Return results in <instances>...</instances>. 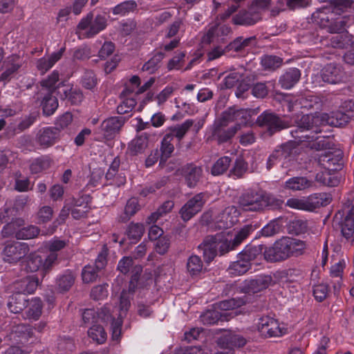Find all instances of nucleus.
Instances as JSON below:
<instances>
[{
	"label": "nucleus",
	"instance_id": "nucleus-28",
	"mask_svg": "<svg viewBox=\"0 0 354 354\" xmlns=\"http://www.w3.org/2000/svg\"><path fill=\"white\" fill-rule=\"evenodd\" d=\"M301 71L297 68H288L279 78L283 88H292L300 80Z\"/></svg>",
	"mask_w": 354,
	"mask_h": 354
},
{
	"label": "nucleus",
	"instance_id": "nucleus-23",
	"mask_svg": "<svg viewBox=\"0 0 354 354\" xmlns=\"http://www.w3.org/2000/svg\"><path fill=\"white\" fill-rule=\"evenodd\" d=\"M202 174L201 167L193 163L187 164L181 169V174L185 179V184L189 188H194L197 185Z\"/></svg>",
	"mask_w": 354,
	"mask_h": 354
},
{
	"label": "nucleus",
	"instance_id": "nucleus-21",
	"mask_svg": "<svg viewBox=\"0 0 354 354\" xmlns=\"http://www.w3.org/2000/svg\"><path fill=\"white\" fill-rule=\"evenodd\" d=\"M344 75L342 66L335 63L327 64L322 71L323 81L332 84L342 82Z\"/></svg>",
	"mask_w": 354,
	"mask_h": 354
},
{
	"label": "nucleus",
	"instance_id": "nucleus-27",
	"mask_svg": "<svg viewBox=\"0 0 354 354\" xmlns=\"http://www.w3.org/2000/svg\"><path fill=\"white\" fill-rule=\"evenodd\" d=\"M32 335V329L29 325L19 324L13 327L11 339H13L17 344L24 345L28 343Z\"/></svg>",
	"mask_w": 354,
	"mask_h": 354
},
{
	"label": "nucleus",
	"instance_id": "nucleus-50",
	"mask_svg": "<svg viewBox=\"0 0 354 354\" xmlns=\"http://www.w3.org/2000/svg\"><path fill=\"white\" fill-rule=\"evenodd\" d=\"M165 57V54L162 51L156 52L153 56L144 64L142 70L149 73H153L159 68L160 63Z\"/></svg>",
	"mask_w": 354,
	"mask_h": 354
},
{
	"label": "nucleus",
	"instance_id": "nucleus-4",
	"mask_svg": "<svg viewBox=\"0 0 354 354\" xmlns=\"http://www.w3.org/2000/svg\"><path fill=\"white\" fill-rule=\"evenodd\" d=\"M299 126V120L297 122V125L295 127V128H294L293 129H292L290 131V134H291L292 137L295 139V141H294L295 142H297V143H301L304 142H312V144L310 145V148L317 150V151H322V150L329 151L334 148V147H333L334 146V144L333 142V138H331L330 136H317L318 133H321L322 132L323 127H322L321 131L316 132V133L313 132V131H311L310 129L306 130V129H301L300 130H301V131H302V133L301 132V133H297V136H301L303 133H304V134L307 133L308 135L310 134L313 136V138H310L308 139H306V138L301 139L300 138L296 137L294 133L295 131H297Z\"/></svg>",
	"mask_w": 354,
	"mask_h": 354
},
{
	"label": "nucleus",
	"instance_id": "nucleus-42",
	"mask_svg": "<svg viewBox=\"0 0 354 354\" xmlns=\"http://www.w3.org/2000/svg\"><path fill=\"white\" fill-rule=\"evenodd\" d=\"M137 3L134 0H127L111 8L114 15L125 16L133 12L137 8Z\"/></svg>",
	"mask_w": 354,
	"mask_h": 354
},
{
	"label": "nucleus",
	"instance_id": "nucleus-55",
	"mask_svg": "<svg viewBox=\"0 0 354 354\" xmlns=\"http://www.w3.org/2000/svg\"><path fill=\"white\" fill-rule=\"evenodd\" d=\"M38 117L39 114L37 112H32L28 115H26L21 120L17 127L14 129L15 133H19L29 129L33 124L36 122Z\"/></svg>",
	"mask_w": 354,
	"mask_h": 354
},
{
	"label": "nucleus",
	"instance_id": "nucleus-59",
	"mask_svg": "<svg viewBox=\"0 0 354 354\" xmlns=\"http://www.w3.org/2000/svg\"><path fill=\"white\" fill-rule=\"evenodd\" d=\"M75 277L71 272H66L57 279V286L60 292L68 291L73 285Z\"/></svg>",
	"mask_w": 354,
	"mask_h": 354
},
{
	"label": "nucleus",
	"instance_id": "nucleus-9",
	"mask_svg": "<svg viewBox=\"0 0 354 354\" xmlns=\"http://www.w3.org/2000/svg\"><path fill=\"white\" fill-rule=\"evenodd\" d=\"M230 122L224 118L222 113L221 117L216 120L212 128V139L216 140L219 145L230 141L236 133L239 127L232 126L227 127Z\"/></svg>",
	"mask_w": 354,
	"mask_h": 354
},
{
	"label": "nucleus",
	"instance_id": "nucleus-25",
	"mask_svg": "<svg viewBox=\"0 0 354 354\" xmlns=\"http://www.w3.org/2000/svg\"><path fill=\"white\" fill-rule=\"evenodd\" d=\"M307 211L313 212L320 207L327 206L332 201L331 195L326 192L315 193L306 198Z\"/></svg>",
	"mask_w": 354,
	"mask_h": 354
},
{
	"label": "nucleus",
	"instance_id": "nucleus-51",
	"mask_svg": "<svg viewBox=\"0 0 354 354\" xmlns=\"http://www.w3.org/2000/svg\"><path fill=\"white\" fill-rule=\"evenodd\" d=\"M246 303L244 297H232L216 303L217 308L221 310L227 311L243 306Z\"/></svg>",
	"mask_w": 354,
	"mask_h": 354
},
{
	"label": "nucleus",
	"instance_id": "nucleus-44",
	"mask_svg": "<svg viewBox=\"0 0 354 354\" xmlns=\"http://www.w3.org/2000/svg\"><path fill=\"white\" fill-rule=\"evenodd\" d=\"M353 39V37L348 35L346 32V33L337 34L331 36L330 41L331 46L333 48H346L354 42Z\"/></svg>",
	"mask_w": 354,
	"mask_h": 354
},
{
	"label": "nucleus",
	"instance_id": "nucleus-45",
	"mask_svg": "<svg viewBox=\"0 0 354 354\" xmlns=\"http://www.w3.org/2000/svg\"><path fill=\"white\" fill-rule=\"evenodd\" d=\"M211 237L215 238L213 241L214 242H216L215 246H216V250L218 254L219 253L220 255H223L225 253L236 249L235 246L232 245V241H228L221 234L218 233L214 236H211Z\"/></svg>",
	"mask_w": 354,
	"mask_h": 354
},
{
	"label": "nucleus",
	"instance_id": "nucleus-22",
	"mask_svg": "<svg viewBox=\"0 0 354 354\" xmlns=\"http://www.w3.org/2000/svg\"><path fill=\"white\" fill-rule=\"evenodd\" d=\"M246 339L241 335L229 331L222 335L217 341L219 346L229 349L230 353L235 348H241L245 345Z\"/></svg>",
	"mask_w": 354,
	"mask_h": 354
},
{
	"label": "nucleus",
	"instance_id": "nucleus-1",
	"mask_svg": "<svg viewBox=\"0 0 354 354\" xmlns=\"http://www.w3.org/2000/svg\"><path fill=\"white\" fill-rule=\"evenodd\" d=\"M350 120L351 116L342 111L333 112L331 116L327 113L306 114L301 116L299 128L297 131H294V133L296 137L308 139L313 136L307 133L297 136V133L301 132V129H310L316 133L321 131L322 127L327 125L341 127L347 124Z\"/></svg>",
	"mask_w": 354,
	"mask_h": 354
},
{
	"label": "nucleus",
	"instance_id": "nucleus-49",
	"mask_svg": "<svg viewBox=\"0 0 354 354\" xmlns=\"http://www.w3.org/2000/svg\"><path fill=\"white\" fill-rule=\"evenodd\" d=\"M262 252V245H248L239 254L243 259L248 263H251L252 261L256 259L259 255Z\"/></svg>",
	"mask_w": 354,
	"mask_h": 354
},
{
	"label": "nucleus",
	"instance_id": "nucleus-3",
	"mask_svg": "<svg viewBox=\"0 0 354 354\" xmlns=\"http://www.w3.org/2000/svg\"><path fill=\"white\" fill-rule=\"evenodd\" d=\"M330 8H322L312 15L315 21L320 27L328 30L334 17L342 14L346 9L350 8L352 1L351 0H330Z\"/></svg>",
	"mask_w": 354,
	"mask_h": 354
},
{
	"label": "nucleus",
	"instance_id": "nucleus-58",
	"mask_svg": "<svg viewBox=\"0 0 354 354\" xmlns=\"http://www.w3.org/2000/svg\"><path fill=\"white\" fill-rule=\"evenodd\" d=\"M40 232V230L38 227L29 225L21 227L20 231L17 233V240H28L37 237Z\"/></svg>",
	"mask_w": 354,
	"mask_h": 354
},
{
	"label": "nucleus",
	"instance_id": "nucleus-60",
	"mask_svg": "<svg viewBox=\"0 0 354 354\" xmlns=\"http://www.w3.org/2000/svg\"><path fill=\"white\" fill-rule=\"evenodd\" d=\"M173 139L171 138V136L166 134L164 136L162 141H161V146H160V158L161 160H167L168 158H169L173 153L174 150V146L171 143Z\"/></svg>",
	"mask_w": 354,
	"mask_h": 354
},
{
	"label": "nucleus",
	"instance_id": "nucleus-41",
	"mask_svg": "<svg viewBox=\"0 0 354 354\" xmlns=\"http://www.w3.org/2000/svg\"><path fill=\"white\" fill-rule=\"evenodd\" d=\"M148 145V138L145 135H141L131 141L128 150L131 156H136L142 153Z\"/></svg>",
	"mask_w": 354,
	"mask_h": 354
},
{
	"label": "nucleus",
	"instance_id": "nucleus-56",
	"mask_svg": "<svg viewBox=\"0 0 354 354\" xmlns=\"http://www.w3.org/2000/svg\"><path fill=\"white\" fill-rule=\"evenodd\" d=\"M203 267V263L200 257L194 254L187 259V270L192 276H196L200 274Z\"/></svg>",
	"mask_w": 354,
	"mask_h": 354
},
{
	"label": "nucleus",
	"instance_id": "nucleus-64",
	"mask_svg": "<svg viewBox=\"0 0 354 354\" xmlns=\"http://www.w3.org/2000/svg\"><path fill=\"white\" fill-rule=\"evenodd\" d=\"M222 315L216 310H208L201 315V321L204 325H212L216 324Z\"/></svg>",
	"mask_w": 354,
	"mask_h": 354
},
{
	"label": "nucleus",
	"instance_id": "nucleus-52",
	"mask_svg": "<svg viewBox=\"0 0 354 354\" xmlns=\"http://www.w3.org/2000/svg\"><path fill=\"white\" fill-rule=\"evenodd\" d=\"M145 232L143 224L139 223H131L127 229V235L131 243H137L142 236Z\"/></svg>",
	"mask_w": 354,
	"mask_h": 354
},
{
	"label": "nucleus",
	"instance_id": "nucleus-46",
	"mask_svg": "<svg viewBox=\"0 0 354 354\" xmlns=\"http://www.w3.org/2000/svg\"><path fill=\"white\" fill-rule=\"evenodd\" d=\"M283 227V218L279 217L270 221L261 230L262 236L269 237L279 233Z\"/></svg>",
	"mask_w": 354,
	"mask_h": 354
},
{
	"label": "nucleus",
	"instance_id": "nucleus-37",
	"mask_svg": "<svg viewBox=\"0 0 354 354\" xmlns=\"http://www.w3.org/2000/svg\"><path fill=\"white\" fill-rule=\"evenodd\" d=\"M262 211L266 208L269 209H281L284 203L283 200L276 197L270 193L262 190Z\"/></svg>",
	"mask_w": 354,
	"mask_h": 354
},
{
	"label": "nucleus",
	"instance_id": "nucleus-12",
	"mask_svg": "<svg viewBox=\"0 0 354 354\" xmlns=\"http://www.w3.org/2000/svg\"><path fill=\"white\" fill-rule=\"evenodd\" d=\"M60 139L59 129L48 126L39 129L35 137V142L39 149H47L53 147Z\"/></svg>",
	"mask_w": 354,
	"mask_h": 354
},
{
	"label": "nucleus",
	"instance_id": "nucleus-38",
	"mask_svg": "<svg viewBox=\"0 0 354 354\" xmlns=\"http://www.w3.org/2000/svg\"><path fill=\"white\" fill-rule=\"evenodd\" d=\"M248 169V162L242 157L236 158L230 170L229 176L233 179L241 178L247 172Z\"/></svg>",
	"mask_w": 354,
	"mask_h": 354
},
{
	"label": "nucleus",
	"instance_id": "nucleus-40",
	"mask_svg": "<svg viewBox=\"0 0 354 354\" xmlns=\"http://www.w3.org/2000/svg\"><path fill=\"white\" fill-rule=\"evenodd\" d=\"M331 171L326 170L317 173L315 180L319 184L328 187H337L340 182L339 178L330 173Z\"/></svg>",
	"mask_w": 354,
	"mask_h": 354
},
{
	"label": "nucleus",
	"instance_id": "nucleus-6",
	"mask_svg": "<svg viewBox=\"0 0 354 354\" xmlns=\"http://www.w3.org/2000/svg\"><path fill=\"white\" fill-rule=\"evenodd\" d=\"M29 250L27 243L10 240L3 243L1 254L5 263L16 264L24 259Z\"/></svg>",
	"mask_w": 354,
	"mask_h": 354
},
{
	"label": "nucleus",
	"instance_id": "nucleus-63",
	"mask_svg": "<svg viewBox=\"0 0 354 354\" xmlns=\"http://www.w3.org/2000/svg\"><path fill=\"white\" fill-rule=\"evenodd\" d=\"M100 270H98L93 265H86L85 266L82 272V280L84 283H91L96 280L98 277V272Z\"/></svg>",
	"mask_w": 354,
	"mask_h": 354
},
{
	"label": "nucleus",
	"instance_id": "nucleus-61",
	"mask_svg": "<svg viewBox=\"0 0 354 354\" xmlns=\"http://www.w3.org/2000/svg\"><path fill=\"white\" fill-rule=\"evenodd\" d=\"M42 311V303L39 298L35 297L30 301V306L26 311L28 319L37 320L39 318Z\"/></svg>",
	"mask_w": 354,
	"mask_h": 354
},
{
	"label": "nucleus",
	"instance_id": "nucleus-30",
	"mask_svg": "<svg viewBox=\"0 0 354 354\" xmlns=\"http://www.w3.org/2000/svg\"><path fill=\"white\" fill-rule=\"evenodd\" d=\"M25 225V221L21 218H12L10 222L4 225L1 231L3 238L15 237L17 240V233L21 227Z\"/></svg>",
	"mask_w": 354,
	"mask_h": 354
},
{
	"label": "nucleus",
	"instance_id": "nucleus-36",
	"mask_svg": "<svg viewBox=\"0 0 354 354\" xmlns=\"http://www.w3.org/2000/svg\"><path fill=\"white\" fill-rule=\"evenodd\" d=\"M194 121L192 119L186 120L181 124H177L175 126L170 127L167 129V134L170 135L171 138L176 137L178 141L181 140L189 129L192 127Z\"/></svg>",
	"mask_w": 354,
	"mask_h": 354
},
{
	"label": "nucleus",
	"instance_id": "nucleus-19",
	"mask_svg": "<svg viewBox=\"0 0 354 354\" xmlns=\"http://www.w3.org/2000/svg\"><path fill=\"white\" fill-rule=\"evenodd\" d=\"M261 19V12L255 10L254 7H250L248 10H240L232 17L235 25L250 26L254 25Z\"/></svg>",
	"mask_w": 354,
	"mask_h": 354
},
{
	"label": "nucleus",
	"instance_id": "nucleus-39",
	"mask_svg": "<svg viewBox=\"0 0 354 354\" xmlns=\"http://www.w3.org/2000/svg\"><path fill=\"white\" fill-rule=\"evenodd\" d=\"M231 28L227 26H213L206 32L204 40L207 43H212L218 39L220 36L227 35L230 32Z\"/></svg>",
	"mask_w": 354,
	"mask_h": 354
},
{
	"label": "nucleus",
	"instance_id": "nucleus-14",
	"mask_svg": "<svg viewBox=\"0 0 354 354\" xmlns=\"http://www.w3.org/2000/svg\"><path fill=\"white\" fill-rule=\"evenodd\" d=\"M205 202V193L201 192L194 195L180 209L179 214L181 218L184 221H189L202 210Z\"/></svg>",
	"mask_w": 354,
	"mask_h": 354
},
{
	"label": "nucleus",
	"instance_id": "nucleus-13",
	"mask_svg": "<svg viewBox=\"0 0 354 354\" xmlns=\"http://www.w3.org/2000/svg\"><path fill=\"white\" fill-rule=\"evenodd\" d=\"M262 190L248 189L241 194L239 199L240 207L245 211H262Z\"/></svg>",
	"mask_w": 354,
	"mask_h": 354
},
{
	"label": "nucleus",
	"instance_id": "nucleus-34",
	"mask_svg": "<svg viewBox=\"0 0 354 354\" xmlns=\"http://www.w3.org/2000/svg\"><path fill=\"white\" fill-rule=\"evenodd\" d=\"M140 209V205L138 198L135 197L129 198L124 207V212L118 217V221L121 223H127Z\"/></svg>",
	"mask_w": 354,
	"mask_h": 354
},
{
	"label": "nucleus",
	"instance_id": "nucleus-8",
	"mask_svg": "<svg viewBox=\"0 0 354 354\" xmlns=\"http://www.w3.org/2000/svg\"><path fill=\"white\" fill-rule=\"evenodd\" d=\"M57 259V254H49L43 258L36 252L30 253L21 262V266L27 272H35L41 269L48 271Z\"/></svg>",
	"mask_w": 354,
	"mask_h": 354
},
{
	"label": "nucleus",
	"instance_id": "nucleus-11",
	"mask_svg": "<svg viewBox=\"0 0 354 354\" xmlns=\"http://www.w3.org/2000/svg\"><path fill=\"white\" fill-rule=\"evenodd\" d=\"M107 26L106 18L102 15H97L94 19L91 12L82 18L77 25L80 30H87L86 37L91 38L104 30Z\"/></svg>",
	"mask_w": 354,
	"mask_h": 354
},
{
	"label": "nucleus",
	"instance_id": "nucleus-53",
	"mask_svg": "<svg viewBox=\"0 0 354 354\" xmlns=\"http://www.w3.org/2000/svg\"><path fill=\"white\" fill-rule=\"evenodd\" d=\"M88 335L94 342L98 344L104 343L107 338V335L101 325L93 324L88 330Z\"/></svg>",
	"mask_w": 354,
	"mask_h": 354
},
{
	"label": "nucleus",
	"instance_id": "nucleus-7",
	"mask_svg": "<svg viewBox=\"0 0 354 354\" xmlns=\"http://www.w3.org/2000/svg\"><path fill=\"white\" fill-rule=\"evenodd\" d=\"M257 330L265 338L279 337L287 333V328L281 326L279 320L270 315H263L258 319Z\"/></svg>",
	"mask_w": 354,
	"mask_h": 354
},
{
	"label": "nucleus",
	"instance_id": "nucleus-31",
	"mask_svg": "<svg viewBox=\"0 0 354 354\" xmlns=\"http://www.w3.org/2000/svg\"><path fill=\"white\" fill-rule=\"evenodd\" d=\"M28 300L23 294L16 292L9 297L8 308L13 313H19L28 306Z\"/></svg>",
	"mask_w": 354,
	"mask_h": 354
},
{
	"label": "nucleus",
	"instance_id": "nucleus-33",
	"mask_svg": "<svg viewBox=\"0 0 354 354\" xmlns=\"http://www.w3.org/2000/svg\"><path fill=\"white\" fill-rule=\"evenodd\" d=\"M215 238L207 236L203 242L198 246L199 249L203 250L204 259L207 263L211 262L218 254L216 246L214 242Z\"/></svg>",
	"mask_w": 354,
	"mask_h": 354
},
{
	"label": "nucleus",
	"instance_id": "nucleus-35",
	"mask_svg": "<svg viewBox=\"0 0 354 354\" xmlns=\"http://www.w3.org/2000/svg\"><path fill=\"white\" fill-rule=\"evenodd\" d=\"M342 236L351 243H354V215L349 212L341 223Z\"/></svg>",
	"mask_w": 354,
	"mask_h": 354
},
{
	"label": "nucleus",
	"instance_id": "nucleus-15",
	"mask_svg": "<svg viewBox=\"0 0 354 354\" xmlns=\"http://www.w3.org/2000/svg\"><path fill=\"white\" fill-rule=\"evenodd\" d=\"M257 123L260 127H266L270 135L286 127L285 123L277 114L268 111H263L257 117Z\"/></svg>",
	"mask_w": 354,
	"mask_h": 354
},
{
	"label": "nucleus",
	"instance_id": "nucleus-18",
	"mask_svg": "<svg viewBox=\"0 0 354 354\" xmlns=\"http://www.w3.org/2000/svg\"><path fill=\"white\" fill-rule=\"evenodd\" d=\"M126 122L122 116L110 117L104 120L100 126V129L104 138L111 140L120 132Z\"/></svg>",
	"mask_w": 354,
	"mask_h": 354
},
{
	"label": "nucleus",
	"instance_id": "nucleus-32",
	"mask_svg": "<svg viewBox=\"0 0 354 354\" xmlns=\"http://www.w3.org/2000/svg\"><path fill=\"white\" fill-rule=\"evenodd\" d=\"M313 182L306 177L295 176L285 182V188L292 191H300L312 187Z\"/></svg>",
	"mask_w": 354,
	"mask_h": 354
},
{
	"label": "nucleus",
	"instance_id": "nucleus-54",
	"mask_svg": "<svg viewBox=\"0 0 354 354\" xmlns=\"http://www.w3.org/2000/svg\"><path fill=\"white\" fill-rule=\"evenodd\" d=\"M330 286L326 283H319L313 286V295L317 302L324 301L329 295Z\"/></svg>",
	"mask_w": 354,
	"mask_h": 354
},
{
	"label": "nucleus",
	"instance_id": "nucleus-29",
	"mask_svg": "<svg viewBox=\"0 0 354 354\" xmlns=\"http://www.w3.org/2000/svg\"><path fill=\"white\" fill-rule=\"evenodd\" d=\"M59 106L57 98L52 91L45 93L41 101L42 112L45 116H50L55 113Z\"/></svg>",
	"mask_w": 354,
	"mask_h": 354
},
{
	"label": "nucleus",
	"instance_id": "nucleus-2",
	"mask_svg": "<svg viewBox=\"0 0 354 354\" xmlns=\"http://www.w3.org/2000/svg\"><path fill=\"white\" fill-rule=\"evenodd\" d=\"M306 243L299 239L283 236L277 240L272 246L266 248L263 255L270 262L284 261L291 257L301 255L305 250Z\"/></svg>",
	"mask_w": 354,
	"mask_h": 354
},
{
	"label": "nucleus",
	"instance_id": "nucleus-10",
	"mask_svg": "<svg viewBox=\"0 0 354 354\" xmlns=\"http://www.w3.org/2000/svg\"><path fill=\"white\" fill-rule=\"evenodd\" d=\"M343 158V151L335 147L319 154L317 162L326 170L337 171L341 170L344 166Z\"/></svg>",
	"mask_w": 354,
	"mask_h": 354
},
{
	"label": "nucleus",
	"instance_id": "nucleus-5",
	"mask_svg": "<svg viewBox=\"0 0 354 354\" xmlns=\"http://www.w3.org/2000/svg\"><path fill=\"white\" fill-rule=\"evenodd\" d=\"M296 153L295 142L289 141L281 145L269 156L266 163L267 169L270 170L279 162H281L283 167H288V163L295 160Z\"/></svg>",
	"mask_w": 354,
	"mask_h": 354
},
{
	"label": "nucleus",
	"instance_id": "nucleus-16",
	"mask_svg": "<svg viewBox=\"0 0 354 354\" xmlns=\"http://www.w3.org/2000/svg\"><path fill=\"white\" fill-rule=\"evenodd\" d=\"M272 283V277L270 275H261L255 279L245 280L240 288L245 294H254L267 289Z\"/></svg>",
	"mask_w": 354,
	"mask_h": 354
},
{
	"label": "nucleus",
	"instance_id": "nucleus-24",
	"mask_svg": "<svg viewBox=\"0 0 354 354\" xmlns=\"http://www.w3.org/2000/svg\"><path fill=\"white\" fill-rule=\"evenodd\" d=\"M250 111L247 109H236L235 108L230 107L225 111L223 114L224 118L230 122L235 121L239 129H241L242 125H247L250 122L251 114Z\"/></svg>",
	"mask_w": 354,
	"mask_h": 354
},
{
	"label": "nucleus",
	"instance_id": "nucleus-57",
	"mask_svg": "<svg viewBox=\"0 0 354 354\" xmlns=\"http://www.w3.org/2000/svg\"><path fill=\"white\" fill-rule=\"evenodd\" d=\"M51 165V160L48 157L42 156L36 158L30 165V170L32 174H37L48 169Z\"/></svg>",
	"mask_w": 354,
	"mask_h": 354
},
{
	"label": "nucleus",
	"instance_id": "nucleus-20",
	"mask_svg": "<svg viewBox=\"0 0 354 354\" xmlns=\"http://www.w3.org/2000/svg\"><path fill=\"white\" fill-rule=\"evenodd\" d=\"M39 285L38 277L35 276H27L19 280H17L12 284V292L23 294L26 297L35 292Z\"/></svg>",
	"mask_w": 354,
	"mask_h": 354
},
{
	"label": "nucleus",
	"instance_id": "nucleus-17",
	"mask_svg": "<svg viewBox=\"0 0 354 354\" xmlns=\"http://www.w3.org/2000/svg\"><path fill=\"white\" fill-rule=\"evenodd\" d=\"M238 214L234 206L226 207L214 219V227L218 230L232 227L238 221Z\"/></svg>",
	"mask_w": 354,
	"mask_h": 354
},
{
	"label": "nucleus",
	"instance_id": "nucleus-43",
	"mask_svg": "<svg viewBox=\"0 0 354 354\" xmlns=\"http://www.w3.org/2000/svg\"><path fill=\"white\" fill-rule=\"evenodd\" d=\"M252 266V263H248L238 255V259L232 262L229 268L228 272L230 274L238 276L246 273Z\"/></svg>",
	"mask_w": 354,
	"mask_h": 354
},
{
	"label": "nucleus",
	"instance_id": "nucleus-48",
	"mask_svg": "<svg viewBox=\"0 0 354 354\" xmlns=\"http://www.w3.org/2000/svg\"><path fill=\"white\" fill-rule=\"evenodd\" d=\"M348 20L349 17L347 15H337L334 17L328 31L331 33L343 32L350 26Z\"/></svg>",
	"mask_w": 354,
	"mask_h": 354
},
{
	"label": "nucleus",
	"instance_id": "nucleus-26",
	"mask_svg": "<svg viewBox=\"0 0 354 354\" xmlns=\"http://www.w3.org/2000/svg\"><path fill=\"white\" fill-rule=\"evenodd\" d=\"M296 102L302 109L320 110L324 104V97L308 93L300 96Z\"/></svg>",
	"mask_w": 354,
	"mask_h": 354
},
{
	"label": "nucleus",
	"instance_id": "nucleus-62",
	"mask_svg": "<svg viewBox=\"0 0 354 354\" xmlns=\"http://www.w3.org/2000/svg\"><path fill=\"white\" fill-rule=\"evenodd\" d=\"M254 230V227L253 225H244L239 231L237 232L234 239L231 240L232 245H234L235 248L239 246Z\"/></svg>",
	"mask_w": 354,
	"mask_h": 354
},
{
	"label": "nucleus",
	"instance_id": "nucleus-47",
	"mask_svg": "<svg viewBox=\"0 0 354 354\" xmlns=\"http://www.w3.org/2000/svg\"><path fill=\"white\" fill-rule=\"evenodd\" d=\"M232 162V160L230 156H224L219 158L212 165L211 174L213 176H220L223 174L228 170Z\"/></svg>",
	"mask_w": 354,
	"mask_h": 354
}]
</instances>
